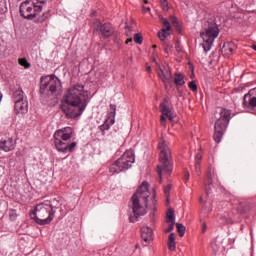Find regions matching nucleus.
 <instances>
[{
  "label": "nucleus",
  "instance_id": "nucleus-46",
  "mask_svg": "<svg viewBox=\"0 0 256 256\" xmlns=\"http://www.w3.org/2000/svg\"><path fill=\"white\" fill-rule=\"evenodd\" d=\"M185 178H186L187 181H189V172H187V173L185 174Z\"/></svg>",
  "mask_w": 256,
  "mask_h": 256
},
{
  "label": "nucleus",
  "instance_id": "nucleus-1",
  "mask_svg": "<svg viewBox=\"0 0 256 256\" xmlns=\"http://www.w3.org/2000/svg\"><path fill=\"white\" fill-rule=\"evenodd\" d=\"M88 103L89 91L85 90L83 84H75L67 91L60 109L67 119H77L83 115Z\"/></svg>",
  "mask_w": 256,
  "mask_h": 256
},
{
  "label": "nucleus",
  "instance_id": "nucleus-25",
  "mask_svg": "<svg viewBox=\"0 0 256 256\" xmlns=\"http://www.w3.org/2000/svg\"><path fill=\"white\" fill-rule=\"evenodd\" d=\"M166 223H175V212L171 208L166 213Z\"/></svg>",
  "mask_w": 256,
  "mask_h": 256
},
{
  "label": "nucleus",
  "instance_id": "nucleus-38",
  "mask_svg": "<svg viewBox=\"0 0 256 256\" xmlns=\"http://www.w3.org/2000/svg\"><path fill=\"white\" fill-rule=\"evenodd\" d=\"M175 229V226L173 225V223H171L168 228L165 229V233H171V231H173Z\"/></svg>",
  "mask_w": 256,
  "mask_h": 256
},
{
  "label": "nucleus",
  "instance_id": "nucleus-13",
  "mask_svg": "<svg viewBox=\"0 0 256 256\" xmlns=\"http://www.w3.org/2000/svg\"><path fill=\"white\" fill-rule=\"evenodd\" d=\"M54 137H58V139H62V141H69L73 137V128L66 127L60 130H57L54 133Z\"/></svg>",
  "mask_w": 256,
  "mask_h": 256
},
{
  "label": "nucleus",
  "instance_id": "nucleus-18",
  "mask_svg": "<svg viewBox=\"0 0 256 256\" xmlns=\"http://www.w3.org/2000/svg\"><path fill=\"white\" fill-rule=\"evenodd\" d=\"M54 143L57 151L60 153H67V144H69L67 141L58 137H54Z\"/></svg>",
  "mask_w": 256,
  "mask_h": 256
},
{
  "label": "nucleus",
  "instance_id": "nucleus-3",
  "mask_svg": "<svg viewBox=\"0 0 256 256\" xmlns=\"http://www.w3.org/2000/svg\"><path fill=\"white\" fill-rule=\"evenodd\" d=\"M51 1L53 0H26L20 5V15L24 19H34L35 23H45L51 14L43 12V5L51 3Z\"/></svg>",
  "mask_w": 256,
  "mask_h": 256
},
{
  "label": "nucleus",
  "instance_id": "nucleus-31",
  "mask_svg": "<svg viewBox=\"0 0 256 256\" xmlns=\"http://www.w3.org/2000/svg\"><path fill=\"white\" fill-rule=\"evenodd\" d=\"M19 65H21L25 69H29V67H31V64L27 61V58H20Z\"/></svg>",
  "mask_w": 256,
  "mask_h": 256
},
{
  "label": "nucleus",
  "instance_id": "nucleus-50",
  "mask_svg": "<svg viewBox=\"0 0 256 256\" xmlns=\"http://www.w3.org/2000/svg\"><path fill=\"white\" fill-rule=\"evenodd\" d=\"M252 49H254V51H256V45H253V46H252Z\"/></svg>",
  "mask_w": 256,
  "mask_h": 256
},
{
  "label": "nucleus",
  "instance_id": "nucleus-43",
  "mask_svg": "<svg viewBox=\"0 0 256 256\" xmlns=\"http://www.w3.org/2000/svg\"><path fill=\"white\" fill-rule=\"evenodd\" d=\"M129 43H133V38H129L126 40V45H129Z\"/></svg>",
  "mask_w": 256,
  "mask_h": 256
},
{
  "label": "nucleus",
  "instance_id": "nucleus-7",
  "mask_svg": "<svg viewBox=\"0 0 256 256\" xmlns=\"http://www.w3.org/2000/svg\"><path fill=\"white\" fill-rule=\"evenodd\" d=\"M61 89V80L56 76L41 78L40 94L43 99L53 97Z\"/></svg>",
  "mask_w": 256,
  "mask_h": 256
},
{
  "label": "nucleus",
  "instance_id": "nucleus-4",
  "mask_svg": "<svg viewBox=\"0 0 256 256\" xmlns=\"http://www.w3.org/2000/svg\"><path fill=\"white\" fill-rule=\"evenodd\" d=\"M160 151L159 165L156 168L157 174L159 175V183L163 181V175H171L173 173V156L171 155V149L167 145V141L161 138L158 144Z\"/></svg>",
  "mask_w": 256,
  "mask_h": 256
},
{
  "label": "nucleus",
  "instance_id": "nucleus-37",
  "mask_svg": "<svg viewBox=\"0 0 256 256\" xmlns=\"http://www.w3.org/2000/svg\"><path fill=\"white\" fill-rule=\"evenodd\" d=\"M164 193L166 197H169V193H171V184H168L167 186H165Z\"/></svg>",
  "mask_w": 256,
  "mask_h": 256
},
{
  "label": "nucleus",
  "instance_id": "nucleus-49",
  "mask_svg": "<svg viewBox=\"0 0 256 256\" xmlns=\"http://www.w3.org/2000/svg\"><path fill=\"white\" fill-rule=\"evenodd\" d=\"M152 49H157V45H153V46H152Z\"/></svg>",
  "mask_w": 256,
  "mask_h": 256
},
{
  "label": "nucleus",
  "instance_id": "nucleus-10",
  "mask_svg": "<svg viewBox=\"0 0 256 256\" xmlns=\"http://www.w3.org/2000/svg\"><path fill=\"white\" fill-rule=\"evenodd\" d=\"M116 113H117V106L115 104H111L110 111L108 113V118L104 121L102 125L99 126V130L102 133V135H105V132L111 129V125L115 124Z\"/></svg>",
  "mask_w": 256,
  "mask_h": 256
},
{
  "label": "nucleus",
  "instance_id": "nucleus-2",
  "mask_svg": "<svg viewBox=\"0 0 256 256\" xmlns=\"http://www.w3.org/2000/svg\"><path fill=\"white\" fill-rule=\"evenodd\" d=\"M149 195V183L143 182L131 198L132 205H130V207L132 209L133 215L129 217L130 223H137L140 217L147 215Z\"/></svg>",
  "mask_w": 256,
  "mask_h": 256
},
{
  "label": "nucleus",
  "instance_id": "nucleus-17",
  "mask_svg": "<svg viewBox=\"0 0 256 256\" xmlns=\"http://www.w3.org/2000/svg\"><path fill=\"white\" fill-rule=\"evenodd\" d=\"M158 76L163 81V83H165V81H171V79H173V76L171 74V68L169 67V65L165 67V70L163 68H160Z\"/></svg>",
  "mask_w": 256,
  "mask_h": 256
},
{
  "label": "nucleus",
  "instance_id": "nucleus-11",
  "mask_svg": "<svg viewBox=\"0 0 256 256\" xmlns=\"http://www.w3.org/2000/svg\"><path fill=\"white\" fill-rule=\"evenodd\" d=\"M243 107L244 109H248L250 112L256 110V88L249 90V92L244 95Z\"/></svg>",
  "mask_w": 256,
  "mask_h": 256
},
{
  "label": "nucleus",
  "instance_id": "nucleus-16",
  "mask_svg": "<svg viewBox=\"0 0 256 256\" xmlns=\"http://www.w3.org/2000/svg\"><path fill=\"white\" fill-rule=\"evenodd\" d=\"M13 149H15V141H13V138L0 141V151H5V153H9V151H13Z\"/></svg>",
  "mask_w": 256,
  "mask_h": 256
},
{
  "label": "nucleus",
  "instance_id": "nucleus-12",
  "mask_svg": "<svg viewBox=\"0 0 256 256\" xmlns=\"http://www.w3.org/2000/svg\"><path fill=\"white\" fill-rule=\"evenodd\" d=\"M95 30L100 31L103 39H109V37L115 33V28L111 23L101 24L100 21L96 23Z\"/></svg>",
  "mask_w": 256,
  "mask_h": 256
},
{
  "label": "nucleus",
  "instance_id": "nucleus-9",
  "mask_svg": "<svg viewBox=\"0 0 256 256\" xmlns=\"http://www.w3.org/2000/svg\"><path fill=\"white\" fill-rule=\"evenodd\" d=\"M230 121L231 110L227 108H222L220 111V117L218 118L214 126V141L216 143H221V139H223L225 129H227V125H229Z\"/></svg>",
  "mask_w": 256,
  "mask_h": 256
},
{
  "label": "nucleus",
  "instance_id": "nucleus-24",
  "mask_svg": "<svg viewBox=\"0 0 256 256\" xmlns=\"http://www.w3.org/2000/svg\"><path fill=\"white\" fill-rule=\"evenodd\" d=\"M168 249L169 251H175L176 249L175 233H171L168 237Z\"/></svg>",
  "mask_w": 256,
  "mask_h": 256
},
{
  "label": "nucleus",
  "instance_id": "nucleus-27",
  "mask_svg": "<svg viewBox=\"0 0 256 256\" xmlns=\"http://www.w3.org/2000/svg\"><path fill=\"white\" fill-rule=\"evenodd\" d=\"M160 109H161L162 115H165V117H166V115H169L171 113L169 106L165 103L160 104Z\"/></svg>",
  "mask_w": 256,
  "mask_h": 256
},
{
  "label": "nucleus",
  "instance_id": "nucleus-29",
  "mask_svg": "<svg viewBox=\"0 0 256 256\" xmlns=\"http://www.w3.org/2000/svg\"><path fill=\"white\" fill-rule=\"evenodd\" d=\"M170 21H171L172 25H174V27H176L178 33H181V27L179 26V21L177 20V17L172 16L170 18Z\"/></svg>",
  "mask_w": 256,
  "mask_h": 256
},
{
  "label": "nucleus",
  "instance_id": "nucleus-28",
  "mask_svg": "<svg viewBox=\"0 0 256 256\" xmlns=\"http://www.w3.org/2000/svg\"><path fill=\"white\" fill-rule=\"evenodd\" d=\"M207 177H208V180H207L208 186L213 185V175L211 174V169L208 170ZM210 189H211L210 187H206V192L209 193Z\"/></svg>",
  "mask_w": 256,
  "mask_h": 256
},
{
  "label": "nucleus",
  "instance_id": "nucleus-40",
  "mask_svg": "<svg viewBox=\"0 0 256 256\" xmlns=\"http://www.w3.org/2000/svg\"><path fill=\"white\" fill-rule=\"evenodd\" d=\"M5 5V0H0V13L3 11V6Z\"/></svg>",
  "mask_w": 256,
  "mask_h": 256
},
{
  "label": "nucleus",
  "instance_id": "nucleus-41",
  "mask_svg": "<svg viewBox=\"0 0 256 256\" xmlns=\"http://www.w3.org/2000/svg\"><path fill=\"white\" fill-rule=\"evenodd\" d=\"M166 117H168L169 121H173V114L171 112Z\"/></svg>",
  "mask_w": 256,
  "mask_h": 256
},
{
  "label": "nucleus",
  "instance_id": "nucleus-34",
  "mask_svg": "<svg viewBox=\"0 0 256 256\" xmlns=\"http://www.w3.org/2000/svg\"><path fill=\"white\" fill-rule=\"evenodd\" d=\"M221 249V244H218L217 242L212 243V251L217 255L219 253V250Z\"/></svg>",
  "mask_w": 256,
  "mask_h": 256
},
{
  "label": "nucleus",
  "instance_id": "nucleus-21",
  "mask_svg": "<svg viewBox=\"0 0 256 256\" xmlns=\"http://www.w3.org/2000/svg\"><path fill=\"white\" fill-rule=\"evenodd\" d=\"M203 159V154L201 153V149L195 156V171L198 175H201V161Z\"/></svg>",
  "mask_w": 256,
  "mask_h": 256
},
{
  "label": "nucleus",
  "instance_id": "nucleus-22",
  "mask_svg": "<svg viewBox=\"0 0 256 256\" xmlns=\"http://www.w3.org/2000/svg\"><path fill=\"white\" fill-rule=\"evenodd\" d=\"M25 100V93L23 92L22 89H17L13 93V101L14 103H19L20 101Z\"/></svg>",
  "mask_w": 256,
  "mask_h": 256
},
{
  "label": "nucleus",
  "instance_id": "nucleus-42",
  "mask_svg": "<svg viewBox=\"0 0 256 256\" xmlns=\"http://www.w3.org/2000/svg\"><path fill=\"white\" fill-rule=\"evenodd\" d=\"M160 121H161V123H165V121H167V118H165V116H161Z\"/></svg>",
  "mask_w": 256,
  "mask_h": 256
},
{
  "label": "nucleus",
  "instance_id": "nucleus-26",
  "mask_svg": "<svg viewBox=\"0 0 256 256\" xmlns=\"http://www.w3.org/2000/svg\"><path fill=\"white\" fill-rule=\"evenodd\" d=\"M176 228H177V232H178L179 237H184L185 236V231H186L185 226L181 223H176Z\"/></svg>",
  "mask_w": 256,
  "mask_h": 256
},
{
  "label": "nucleus",
  "instance_id": "nucleus-51",
  "mask_svg": "<svg viewBox=\"0 0 256 256\" xmlns=\"http://www.w3.org/2000/svg\"><path fill=\"white\" fill-rule=\"evenodd\" d=\"M135 247H136V249H139V244H136Z\"/></svg>",
  "mask_w": 256,
  "mask_h": 256
},
{
  "label": "nucleus",
  "instance_id": "nucleus-35",
  "mask_svg": "<svg viewBox=\"0 0 256 256\" xmlns=\"http://www.w3.org/2000/svg\"><path fill=\"white\" fill-rule=\"evenodd\" d=\"M189 89H191V91H193L194 93L197 92V84L195 83V81H191L188 84Z\"/></svg>",
  "mask_w": 256,
  "mask_h": 256
},
{
  "label": "nucleus",
  "instance_id": "nucleus-15",
  "mask_svg": "<svg viewBox=\"0 0 256 256\" xmlns=\"http://www.w3.org/2000/svg\"><path fill=\"white\" fill-rule=\"evenodd\" d=\"M141 238L145 243H151L153 241V229L149 226H143L141 228Z\"/></svg>",
  "mask_w": 256,
  "mask_h": 256
},
{
  "label": "nucleus",
  "instance_id": "nucleus-5",
  "mask_svg": "<svg viewBox=\"0 0 256 256\" xmlns=\"http://www.w3.org/2000/svg\"><path fill=\"white\" fill-rule=\"evenodd\" d=\"M55 207L51 202H42L35 206V211L30 214L31 219H34L38 225H50L55 219Z\"/></svg>",
  "mask_w": 256,
  "mask_h": 256
},
{
  "label": "nucleus",
  "instance_id": "nucleus-14",
  "mask_svg": "<svg viewBox=\"0 0 256 256\" xmlns=\"http://www.w3.org/2000/svg\"><path fill=\"white\" fill-rule=\"evenodd\" d=\"M161 22L165 28H162L161 32H158V37L161 41H165L169 35L167 31H171V23L169 20H167V18H161Z\"/></svg>",
  "mask_w": 256,
  "mask_h": 256
},
{
  "label": "nucleus",
  "instance_id": "nucleus-20",
  "mask_svg": "<svg viewBox=\"0 0 256 256\" xmlns=\"http://www.w3.org/2000/svg\"><path fill=\"white\" fill-rule=\"evenodd\" d=\"M15 110L18 113H27V111L29 110V104L27 103V100H22L20 102H16Z\"/></svg>",
  "mask_w": 256,
  "mask_h": 256
},
{
  "label": "nucleus",
  "instance_id": "nucleus-8",
  "mask_svg": "<svg viewBox=\"0 0 256 256\" xmlns=\"http://www.w3.org/2000/svg\"><path fill=\"white\" fill-rule=\"evenodd\" d=\"M134 163L135 154L133 153V150H128L124 152V154L118 160L110 165L109 171L112 173V175H114V173H121L122 171L131 169Z\"/></svg>",
  "mask_w": 256,
  "mask_h": 256
},
{
  "label": "nucleus",
  "instance_id": "nucleus-6",
  "mask_svg": "<svg viewBox=\"0 0 256 256\" xmlns=\"http://www.w3.org/2000/svg\"><path fill=\"white\" fill-rule=\"evenodd\" d=\"M201 37L204 41L202 47L204 52L207 53L211 51V47H213V42L217 37H219V26H217V22L215 19L210 18L203 24V31L201 32Z\"/></svg>",
  "mask_w": 256,
  "mask_h": 256
},
{
  "label": "nucleus",
  "instance_id": "nucleus-19",
  "mask_svg": "<svg viewBox=\"0 0 256 256\" xmlns=\"http://www.w3.org/2000/svg\"><path fill=\"white\" fill-rule=\"evenodd\" d=\"M235 49H237V46H235L234 43L226 42L222 47V53L227 56L233 55V52L235 51Z\"/></svg>",
  "mask_w": 256,
  "mask_h": 256
},
{
  "label": "nucleus",
  "instance_id": "nucleus-44",
  "mask_svg": "<svg viewBox=\"0 0 256 256\" xmlns=\"http://www.w3.org/2000/svg\"><path fill=\"white\" fill-rule=\"evenodd\" d=\"M206 230H207V224H203L202 233H205Z\"/></svg>",
  "mask_w": 256,
  "mask_h": 256
},
{
  "label": "nucleus",
  "instance_id": "nucleus-30",
  "mask_svg": "<svg viewBox=\"0 0 256 256\" xmlns=\"http://www.w3.org/2000/svg\"><path fill=\"white\" fill-rule=\"evenodd\" d=\"M134 43H137V45H143V36L140 33H136L134 35Z\"/></svg>",
  "mask_w": 256,
  "mask_h": 256
},
{
  "label": "nucleus",
  "instance_id": "nucleus-39",
  "mask_svg": "<svg viewBox=\"0 0 256 256\" xmlns=\"http://www.w3.org/2000/svg\"><path fill=\"white\" fill-rule=\"evenodd\" d=\"M156 195L154 194L153 196H152V205H154V206H156L157 205V199H156Z\"/></svg>",
  "mask_w": 256,
  "mask_h": 256
},
{
  "label": "nucleus",
  "instance_id": "nucleus-32",
  "mask_svg": "<svg viewBox=\"0 0 256 256\" xmlns=\"http://www.w3.org/2000/svg\"><path fill=\"white\" fill-rule=\"evenodd\" d=\"M75 147H77V142H72L70 144L66 145V153H73V151H75Z\"/></svg>",
  "mask_w": 256,
  "mask_h": 256
},
{
  "label": "nucleus",
  "instance_id": "nucleus-48",
  "mask_svg": "<svg viewBox=\"0 0 256 256\" xmlns=\"http://www.w3.org/2000/svg\"><path fill=\"white\" fill-rule=\"evenodd\" d=\"M143 2L147 5L149 3L148 0H143Z\"/></svg>",
  "mask_w": 256,
  "mask_h": 256
},
{
  "label": "nucleus",
  "instance_id": "nucleus-23",
  "mask_svg": "<svg viewBox=\"0 0 256 256\" xmlns=\"http://www.w3.org/2000/svg\"><path fill=\"white\" fill-rule=\"evenodd\" d=\"M174 83H175V85L183 87V85L185 84V75H183L181 73H176Z\"/></svg>",
  "mask_w": 256,
  "mask_h": 256
},
{
  "label": "nucleus",
  "instance_id": "nucleus-33",
  "mask_svg": "<svg viewBox=\"0 0 256 256\" xmlns=\"http://www.w3.org/2000/svg\"><path fill=\"white\" fill-rule=\"evenodd\" d=\"M10 221H15L17 219V211L15 209L9 210Z\"/></svg>",
  "mask_w": 256,
  "mask_h": 256
},
{
  "label": "nucleus",
  "instance_id": "nucleus-45",
  "mask_svg": "<svg viewBox=\"0 0 256 256\" xmlns=\"http://www.w3.org/2000/svg\"><path fill=\"white\" fill-rule=\"evenodd\" d=\"M146 71H147V73H151V66H148V67L146 68Z\"/></svg>",
  "mask_w": 256,
  "mask_h": 256
},
{
  "label": "nucleus",
  "instance_id": "nucleus-47",
  "mask_svg": "<svg viewBox=\"0 0 256 256\" xmlns=\"http://www.w3.org/2000/svg\"><path fill=\"white\" fill-rule=\"evenodd\" d=\"M145 11H151V8L147 7V8H144Z\"/></svg>",
  "mask_w": 256,
  "mask_h": 256
},
{
  "label": "nucleus",
  "instance_id": "nucleus-36",
  "mask_svg": "<svg viewBox=\"0 0 256 256\" xmlns=\"http://www.w3.org/2000/svg\"><path fill=\"white\" fill-rule=\"evenodd\" d=\"M160 3L164 11H167L169 9V2L167 0H160Z\"/></svg>",
  "mask_w": 256,
  "mask_h": 256
}]
</instances>
